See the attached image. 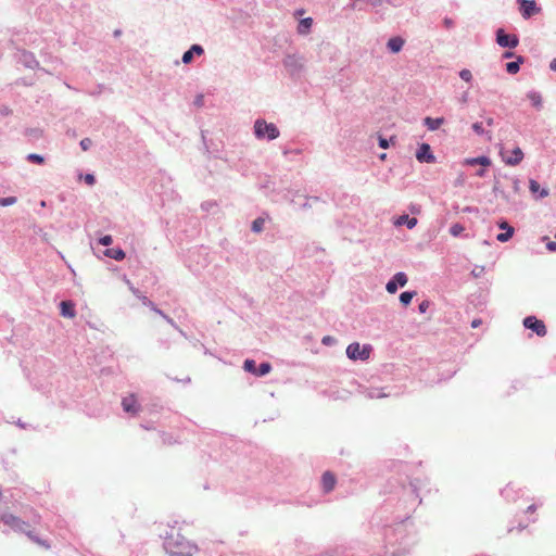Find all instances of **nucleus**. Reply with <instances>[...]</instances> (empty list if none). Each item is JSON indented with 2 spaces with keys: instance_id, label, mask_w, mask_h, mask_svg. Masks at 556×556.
Masks as SVG:
<instances>
[{
  "instance_id": "obj_18",
  "label": "nucleus",
  "mask_w": 556,
  "mask_h": 556,
  "mask_svg": "<svg viewBox=\"0 0 556 556\" xmlns=\"http://www.w3.org/2000/svg\"><path fill=\"white\" fill-rule=\"evenodd\" d=\"M465 164H467V165H477V164H479L481 166L488 167V166L491 165V161L486 156H478V157H472V159L465 160Z\"/></svg>"
},
{
  "instance_id": "obj_47",
  "label": "nucleus",
  "mask_w": 556,
  "mask_h": 556,
  "mask_svg": "<svg viewBox=\"0 0 556 556\" xmlns=\"http://www.w3.org/2000/svg\"><path fill=\"white\" fill-rule=\"evenodd\" d=\"M444 25H445L447 28H450V27H452V25H453V21H452L451 18H447V17H446V18H444Z\"/></svg>"
},
{
  "instance_id": "obj_30",
  "label": "nucleus",
  "mask_w": 556,
  "mask_h": 556,
  "mask_svg": "<svg viewBox=\"0 0 556 556\" xmlns=\"http://www.w3.org/2000/svg\"><path fill=\"white\" fill-rule=\"evenodd\" d=\"M27 160L29 162L36 163V164H42L45 162V159L41 155L36 154V153L28 154Z\"/></svg>"
},
{
  "instance_id": "obj_10",
  "label": "nucleus",
  "mask_w": 556,
  "mask_h": 556,
  "mask_svg": "<svg viewBox=\"0 0 556 556\" xmlns=\"http://www.w3.org/2000/svg\"><path fill=\"white\" fill-rule=\"evenodd\" d=\"M501 154L503 156L504 162L510 166L518 165L523 159V152L520 148H515L511 151L510 155H506V153L503 151L501 152Z\"/></svg>"
},
{
  "instance_id": "obj_25",
  "label": "nucleus",
  "mask_w": 556,
  "mask_h": 556,
  "mask_svg": "<svg viewBox=\"0 0 556 556\" xmlns=\"http://www.w3.org/2000/svg\"><path fill=\"white\" fill-rule=\"evenodd\" d=\"M256 376L262 377L270 372L271 365L269 363H262L260 367L256 369Z\"/></svg>"
},
{
  "instance_id": "obj_26",
  "label": "nucleus",
  "mask_w": 556,
  "mask_h": 556,
  "mask_svg": "<svg viewBox=\"0 0 556 556\" xmlns=\"http://www.w3.org/2000/svg\"><path fill=\"white\" fill-rule=\"evenodd\" d=\"M528 98L529 100L531 101V103L536 106V108H540L541 104H542V98L541 96L538 93V92H530L528 94Z\"/></svg>"
},
{
  "instance_id": "obj_28",
  "label": "nucleus",
  "mask_w": 556,
  "mask_h": 556,
  "mask_svg": "<svg viewBox=\"0 0 556 556\" xmlns=\"http://www.w3.org/2000/svg\"><path fill=\"white\" fill-rule=\"evenodd\" d=\"M415 292H403L400 295V301L403 305H408L412 301V299L415 296Z\"/></svg>"
},
{
  "instance_id": "obj_5",
  "label": "nucleus",
  "mask_w": 556,
  "mask_h": 556,
  "mask_svg": "<svg viewBox=\"0 0 556 556\" xmlns=\"http://www.w3.org/2000/svg\"><path fill=\"white\" fill-rule=\"evenodd\" d=\"M523 326L531 329L539 337H544L547 333L546 326L543 320L538 319L535 316H528L523 319Z\"/></svg>"
},
{
  "instance_id": "obj_21",
  "label": "nucleus",
  "mask_w": 556,
  "mask_h": 556,
  "mask_svg": "<svg viewBox=\"0 0 556 556\" xmlns=\"http://www.w3.org/2000/svg\"><path fill=\"white\" fill-rule=\"evenodd\" d=\"M313 24V20L311 17H306L300 21L298 26V31L302 35L308 34Z\"/></svg>"
},
{
  "instance_id": "obj_19",
  "label": "nucleus",
  "mask_w": 556,
  "mask_h": 556,
  "mask_svg": "<svg viewBox=\"0 0 556 556\" xmlns=\"http://www.w3.org/2000/svg\"><path fill=\"white\" fill-rule=\"evenodd\" d=\"M104 255L108 256V257L114 258L116 261H122L126 256L125 252L122 249H119V248L108 249L104 252Z\"/></svg>"
},
{
  "instance_id": "obj_52",
  "label": "nucleus",
  "mask_w": 556,
  "mask_h": 556,
  "mask_svg": "<svg viewBox=\"0 0 556 556\" xmlns=\"http://www.w3.org/2000/svg\"><path fill=\"white\" fill-rule=\"evenodd\" d=\"M528 510H529V511H534V510H535L534 505L529 506V507H528Z\"/></svg>"
},
{
  "instance_id": "obj_7",
  "label": "nucleus",
  "mask_w": 556,
  "mask_h": 556,
  "mask_svg": "<svg viewBox=\"0 0 556 556\" xmlns=\"http://www.w3.org/2000/svg\"><path fill=\"white\" fill-rule=\"evenodd\" d=\"M123 409L135 416L140 412V405L135 394H129L122 400Z\"/></svg>"
},
{
  "instance_id": "obj_46",
  "label": "nucleus",
  "mask_w": 556,
  "mask_h": 556,
  "mask_svg": "<svg viewBox=\"0 0 556 556\" xmlns=\"http://www.w3.org/2000/svg\"><path fill=\"white\" fill-rule=\"evenodd\" d=\"M498 227L501 229L508 230V227H510V226L507 224V222H502V223L498 224Z\"/></svg>"
},
{
  "instance_id": "obj_40",
  "label": "nucleus",
  "mask_w": 556,
  "mask_h": 556,
  "mask_svg": "<svg viewBox=\"0 0 556 556\" xmlns=\"http://www.w3.org/2000/svg\"><path fill=\"white\" fill-rule=\"evenodd\" d=\"M84 179H85L86 184H88L89 186H92L96 181V178L92 174L85 175Z\"/></svg>"
},
{
  "instance_id": "obj_48",
  "label": "nucleus",
  "mask_w": 556,
  "mask_h": 556,
  "mask_svg": "<svg viewBox=\"0 0 556 556\" xmlns=\"http://www.w3.org/2000/svg\"><path fill=\"white\" fill-rule=\"evenodd\" d=\"M514 55H515V54H514V52H509V51H507V52H505V53L503 54V58H505V59H509V58H513Z\"/></svg>"
},
{
  "instance_id": "obj_23",
  "label": "nucleus",
  "mask_w": 556,
  "mask_h": 556,
  "mask_svg": "<svg viewBox=\"0 0 556 556\" xmlns=\"http://www.w3.org/2000/svg\"><path fill=\"white\" fill-rule=\"evenodd\" d=\"M243 368L245 371L248 372H251L253 375L256 376V372H257V368H256V363L255 361L253 359H245L244 363H243Z\"/></svg>"
},
{
  "instance_id": "obj_1",
  "label": "nucleus",
  "mask_w": 556,
  "mask_h": 556,
  "mask_svg": "<svg viewBox=\"0 0 556 556\" xmlns=\"http://www.w3.org/2000/svg\"><path fill=\"white\" fill-rule=\"evenodd\" d=\"M164 547L169 556H193L198 547L180 533V529L172 527L164 535Z\"/></svg>"
},
{
  "instance_id": "obj_44",
  "label": "nucleus",
  "mask_w": 556,
  "mask_h": 556,
  "mask_svg": "<svg viewBox=\"0 0 556 556\" xmlns=\"http://www.w3.org/2000/svg\"><path fill=\"white\" fill-rule=\"evenodd\" d=\"M379 146L382 148V149H387L389 147V142L387 139L384 138H380L379 139Z\"/></svg>"
},
{
  "instance_id": "obj_3",
  "label": "nucleus",
  "mask_w": 556,
  "mask_h": 556,
  "mask_svg": "<svg viewBox=\"0 0 556 556\" xmlns=\"http://www.w3.org/2000/svg\"><path fill=\"white\" fill-rule=\"evenodd\" d=\"M372 349L369 344L361 345L353 342L346 348V355L352 361H367L370 357Z\"/></svg>"
},
{
  "instance_id": "obj_38",
  "label": "nucleus",
  "mask_w": 556,
  "mask_h": 556,
  "mask_svg": "<svg viewBox=\"0 0 556 556\" xmlns=\"http://www.w3.org/2000/svg\"><path fill=\"white\" fill-rule=\"evenodd\" d=\"M472 129L473 131L477 134V135H483L484 134V129L482 127V124L481 123H475L472 125Z\"/></svg>"
},
{
  "instance_id": "obj_36",
  "label": "nucleus",
  "mask_w": 556,
  "mask_h": 556,
  "mask_svg": "<svg viewBox=\"0 0 556 556\" xmlns=\"http://www.w3.org/2000/svg\"><path fill=\"white\" fill-rule=\"evenodd\" d=\"M92 144V141L91 139L89 138H84L81 141H80V147L84 151H87Z\"/></svg>"
},
{
  "instance_id": "obj_4",
  "label": "nucleus",
  "mask_w": 556,
  "mask_h": 556,
  "mask_svg": "<svg viewBox=\"0 0 556 556\" xmlns=\"http://www.w3.org/2000/svg\"><path fill=\"white\" fill-rule=\"evenodd\" d=\"M0 520L3 521L4 525L11 527L15 531H21L26 533L28 530V525L23 521L21 518L12 515V514H4L0 516Z\"/></svg>"
},
{
  "instance_id": "obj_41",
  "label": "nucleus",
  "mask_w": 556,
  "mask_h": 556,
  "mask_svg": "<svg viewBox=\"0 0 556 556\" xmlns=\"http://www.w3.org/2000/svg\"><path fill=\"white\" fill-rule=\"evenodd\" d=\"M429 307V302L428 301H422L420 304H419V311L421 313H425Z\"/></svg>"
},
{
  "instance_id": "obj_8",
  "label": "nucleus",
  "mask_w": 556,
  "mask_h": 556,
  "mask_svg": "<svg viewBox=\"0 0 556 556\" xmlns=\"http://www.w3.org/2000/svg\"><path fill=\"white\" fill-rule=\"evenodd\" d=\"M416 159L420 163H433L435 156L433 155L431 148L428 143H421L417 150Z\"/></svg>"
},
{
  "instance_id": "obj_11",
  "label": "nucleus",
  "mask_w": 556,
  "mask_h": 556,
  "mask_svg": "<svg viewBox=\"0 0 556 556\" xmlns=\"http://www.w3.org/2000/svg\"><path fill=\"white\" fill-rule=\"evenodd\" d=\"M518 1L520 3L521 14L525 18H529L530 16H532L533 14H535L538 12L534 1H529V0H518Z\"/></svg>"
},
{
  "instance_id": "obj_34",
  "label": "nucleus",
  "mask_w": 556,
  "mask_h": 556,
  "mask_svg": "<svg viewBox=\"0 0 556 556\" xmlns=\"http://www.w3.org/2000/svg\"><path fill=\"white\" fill-rule=\"evenodd\" d=\"M459 76H460V78H462L463 80H465V81H470V80L472 79V74H471V72H470L469 70H466V68H465V70H462V71L459 72Z\"/></svg>"
},
{
  "instance_id": "obj_35",
  "label": "nucleus",
  "mask_w": 556,
  "mask_h": 556,
  "mask_svg": "<svg viewBox=\"0 0 556 556\" xmlns=\"http://www.w3.org/2000/svg\"><path fill=\"white\" fill-rule=\"evenodd\" d=\"M192 59H193V53L190 50L186 51L182 55V62L185 64H189L192 61Z\"/></svg>"
},
{
  "instance_id": "obj_22",
  "label": "nucleus",
  "mask_w": 556,
  "mask_h": 556,
  "mask_svg": "<svg viewBox=\"0 0 556 556\" xmlns=\"http://www.w3.org/2000/svg\"><path fill=\"white\" fill-rule=\"evenodd\" d=\"M523 63V58L522 56H518L517 58V61L515 62H508L506 64V71L509 73V74H517L519 68H520V64Z\"/></svg>"
},
{
  "instance_id": "obj_33",
  "label": "nucleus",
  "mask_w": 556,
  "mask_h": 556,
  "mask_svg": "<svg viewBox=\"0 0 556 556\" xmlns=\"http://www.w3.org/2000/svg\"><path fill=\"white\" fill-rule=\"evenodd\" d=\"M27 536L29 539H31L34 542H36L37 544L46 547V548H49L50 546L45 542V541H41L40 539H38L37 536L33 535L31 531H27L26 532Z\"/></svg>"
},
{
  "instance_id": "obj_51",
  "label": "nucleus",
  "mask_w": 556,
  "mask_h": 556,
  "mask_svg": "<svg viewBox=\"0 0 556 556\" xmlns=\"http://www.w3.org/2000/svg\"><path fill=\"white\" fill-rule=\"evenodd\" d=\"M477 174H478V176H480V177L484 176V169L479 170Z\"/></svg>"
},
{
  "instance_id": "obj_29",
  "label": "nucleus",
  "mask_w": 556,
  "mask_h": 556,
  "mask_svg": "<svg viewBox=\"0 0 556 556\" xmlns=\"http://www.w3.org/2000/svg\"><path fill=\"white\" fill-rule=\"evenodd\" d=\"M464 230H465L464 226L462 224H459V223H456V224L451 226L450 233L453 237H458Z\"/></svg>"
},
{
  "instance_id": "obj_20",
  "label": "nucleus",
  "mask_w": 556,
  "mask_h": 556,
  "mask_svg": "<svg viewBox=\"0 0 556 556\" xmlns=\"http://www.w3.org/2000/svg\"><path fill=\"white\" fill-rule=\"evenodd\" d=\"M529 189L532 193H536V192H540V197L541 198H545L548 195V190L547 189H541L540 187V184L534 180V179H530L529 181Z\"/></svg>"
},
{
  "instance_id": "obj_32",
  "label": "nucleus",
  "mask_w": 556,
  "mask_h": 556,
  "mask_svg": "<svg viewBox=\"0 0 556 556\" xmlns=\"http://www.w3.org/2000/svg\"><path fill=\"white\" fill-rule=\"evenodd\" d=\"M27 536L29 539H31L34 542H36L37 544L46 547V548H49L50 546L45 542V541H41L40 539H38L37 536L33 535L31 531H27L26 532Z\"/></svg>"
},
{
  "instance_id": "obj_37",
  "label": "nucleus",
  "mask_w": 556,
  "mask_h": 556,
  "mask_svg": "<svg viewBox=\"0 0 556 556\" xmlns=\"http://www.w3.org/2000/svg\"><path fill=\"white\" fill-rule=\"evenodd\" d=\"M193 54H198V55H202L204 53V50L201 46L199 45H193L190 49H189Z\"/></svg>"
},
{
  "instance_id": "obj_24",
  "label": "nucleus",
  "mask_w": 556,
  "mask_h": 556,
  "mask_svg": "<svg viewBox=\"0 0 556 556\" xmlns=\"http://www.w3.org/2000/svg\"><path fill=\"white\" fill-rule=\"evenodd\" d=\"M513 235H514V228L508 227V230H506L505 232L498 233L496 239L501 242H506L513 237Z\"/></svg>"
},
{
  "instance_id": "obj_16",
  "label": "nucleus",
  "mask_w": 556,
  "mask_h": 556,
  "mask_svg": "<svg viewBox=\"0 0 556 556\" xmlns=\"http://www.w3.org/2000/svg\"><path fill=\"white\" fill-rule=\"evenodd\" d=\"M387 46L392 52L396 53L403 48L404 40L401 37H393L389 39Z\"/></svg>"
},
{
  "instance_id": "obj_2",
  "label": "nucleus",
  "mask_w": 556,
  "mask_h": 556,
  "mask_svg": "<svg viewBox=\"0 0 556 556\" xmlns=\"http://www.w3.org/2000/svg\"><path fill=\"white\" fill-rule=\"evenodd\" d=\"M254 134L258 139L267 138L274 140L279 137V130L273 123H266L264 119H257L254 124Z\"/></svg>"
},
{
  "instance_id": "obj_39",
  "label": "nucleus",
  "mask_w": 556,
  "mask_h": 556,
  "mask_svg": "<svg viewBox=\"0 0 556 556\" xmlns=\"http://www.w3.org/2000/svg\"><path fill=\"white\" fill-rule=\"evenodd\" d=\"M112 241H113V239H112V237H111V236H109V235H108V236L102 237V238L99 240L100 244L105 245V247L110 245V244L112 243Z\"/></svg>"
},
{
  "instance_id": "obj_31",
  "label": "nucleus",
  "mask_w": 556,
  "mask_h": 556,
  "mask_svg": "<svg viewBox=\"0 0 556 556\" xmlns=\"http://www.w3.org/2000/svg\"><path fill=\"white\" fill-rule=\"evenodd\" d=\"M16 202L15 197H8V198H0V205L1 206H9Z\"/></svg>"
},
{
  "instance_id": "obj_42",
  "label": "nucleus",
  "mask_w": 556,
  "mask_h": 556,
  "mask_svg": "<svg viewBox=\"0 0 556 556\" xmlns=\"http://www.w3.org/2000/svg\"><path fill=\"white\" fill-rule=\"evenodd\" d=\"M333 341H334V339H333L332 337H330V336H326V337H324V338H323V340H321L323 344H325V345H329V344H331Z\"/></svg>"
},
{
  "instance_id": "obj_6",
  "label": "nucleus",
  "mask_w": 556,
  "mask_h": 556,
  "mask_svg": "<svg viewBox=\"0 0 556 556\" xmlns=\"http://www.w3.org/2000/svg\"><path fill=\"white\" fill-rule=\"evenodd\" d=\"M496 42L501 47L516 48L519 39L516 35H507L504 29L500 28L496 31Z\"/></svg>"
},
{
  "instance_id": "obj_17",
  "label": "nucleus",
  "mask_w": 556,
  "mask_h": 556,
  "mask_svg": "<svg viewBox=\"0 0 556 556\" xmlns=\"http://www.w3.org/2000/svg\"><path fill=\"white\" fill-rule=\"evenodd\" d=\"M425 125L428 127L429 130H437L443 123V117L432 118V117H426L424 119Z\"/></svg>"
},
{
  "instance_id": "obj_13",
  "label": "nucleus",
  "mask_w": 556,
  "mask_h": 556,
  "mask_svg": "<svg viewBox=\"0 0 556 556\" xmlns=\"http://www.w3.org/2000/svg\"><path fill=\"white\" fill-rule=\"evenodd\" d=\"M334 485H336V478H334V476L331 472L326 471L323 475V478H321L323 490L326 493H328V492H330V491H332L334 489Z\"/></svg>"
},
{
  "instance_id": "obj_12",
  "label": "nucleus",
  "mask_w": 556,
  "mask_h": 556,
  "mask_svg": "<svg viewBox=\"0 0 556 556\" xmlns=\"http://www.w3.org/2000/svg\"><path fill=\"white\" fill-rule=\"evenodd\" d=\"M283 64L287 68L295 71L302 67V59L295 54H289L285 58Z\"/></svg>"
},
{
  "instance_id": "obj_14",
  "label": "nucleus",
  "mask_w": 556,
  "mask_h": 556,
  "mask_svg": "<svg viewBox=\"0 0 556 556\" xmlns=\"http://www.w3.org/2000/svg\"><path fill=\"white\" fill-rule=\"evenodd\" d=\"M61 315L66 318H74L76 316L75 306L71 301H62L60 303Z\"/></svg>"
},
{
  "instance_id": "obj_9",
  "label": "nucleus",
  "mask_w": 556,
  "mask_h": 556,
  "mask_svg": "<svg viewBox=\"0 0 556 556\" xmlns=\"http://www.w3.org/2000/svg\"><path fill=\"white\" fill-rule=\"evenodd\" d=\"M407 283V277L404 273H397L394 275L393 279L390 280L386 289L389 293L393 294L397 290V286L404 287Z\"/></svg>"
},
{
  "instance_id": "obj_27",
  "label": "nucleus",
  "mask_w": 556,
  "mask_h": 556,
  "mask_svg": "<svg viewBox=\"0 0 556 556\" xmlns=\"http://www.w3.org/2000/svg\"><path fill=\"white\" fill-rule=\"evenodd\" d=\"M264 224H265V219L262 218V217H258L256 218L253 223H252V230L254 232H261L264 228Z\"/></svg>"
},
{
  "instance_id": "obj_43",
  "label": "nucleus",
  "mask_w": 556,
  "mask_h": 556,
  "mask_svg": "<svg viewBox=\"0 0 556 556\" xmlns=\"http://www.w3.org/2000/svg\"><path fill=\"white\" fill-rule=\"evenodd\" d=\"M546 248L548 251L555 252L556 251V242L555 241L547 242Z\"/></svg>"
},
{
  "instance_id": "obj_15",
  "label": "nucleus",
  "mask_w": 556,
  "mask_h": 556,
  "mask_svg": "<svg viewBox=\"0 0 556 556\" xmlns=\"http://www.w3.org/2000/svg\"><path fill=\"white\" fill-rule=\"evenodd\" d=\"M396 226L406 225L409 229H413L417 225V218L409 217L408 215H401L394 223Z\"/></svg>"
},
{
  "instance_id": "obj_50",
  "label": "nucleus",
  "mask_w": 556,
  "mask_h": 556,
  "mask_svg": "<svg viewBox=\"0 0 556 556\" xmlns=\"http://www.w3.org/2000/svg\"><path fill=\"white\" fill-rule=\"evenodd\" d=\"M486 124H488L489 126H492V125L494 124V119H493L492 117H489V118L486 119Z\"/></svg>"
},
{
  "instance_id": "obj_53",
  "label": "nucleus",
  "mask_w": 556,
  "mask_h": 556,
  "mask_svg": "<svg viewBox=\"0 0 556 556\" xmlns=\"http://www.w3.org/2000/svg\"><path fill=\"white\" fill-rule=\"evenodd\" d=\"M202 101V97H199V99L197 100V103L200 104Z\"/></svg>"
},
{
  "instance_id": "obj_45",
  "label": "nucleus",
  "mask_w": 556,
  "mask_h": 556,
  "mask_svg": "<svg viewBox=\"0 0 556 556\" xmlns=\"http://www.w3.org/2000/svg\"><path fill=\"white\" fill-rule=\"evenodd\" d=\"M481 324H482V320H481V319H473V320L471 321V327H472V328H478Z\"/></svg>"
},
{
  "instance_id": "obj_49",
  "label": "nucleus",
  "mask_w": 556,
  "mask_h": 556,
  "mask_svg": "<svg viewBox=\"0 0 556 556\" xmlns=\"http://www.w3.org/2000/svg\"><path fill=\"white\" fill-rule=\"evenodd\" d=\"M549 67H551V70H552V71H555V72H556V59H554V60L551 62Z\"/></svg>"
}]
</instances>
